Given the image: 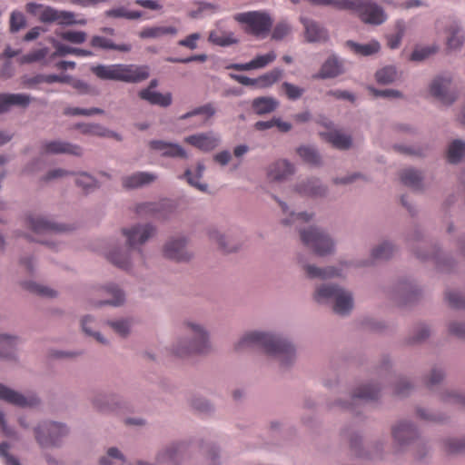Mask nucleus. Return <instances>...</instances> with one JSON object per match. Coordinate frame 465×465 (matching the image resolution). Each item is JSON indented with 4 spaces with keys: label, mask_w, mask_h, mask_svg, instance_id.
Masks as SVG:
<instances>
[{
    "label": "nucleus",
    "mask_w": 465,
    "mask_h": 465,
    "mask_svg": "<svg viewBox=\"0 0 465 465\" xmlns=\"http://www.w3.org/2000/svg\"><path fill=\"white\" fill-rule=\"evenodd\" d=\"M178 30L174 26H151L145 27L139 32V36L143 39L159 38L163 35H175Z\"/></svg>",
    "instance_id": "a878e982"
},
{
    "label": "nucleus",
    "mask_w": 465,
    "mask_h": 465,
    "mask_svg": "<svg viewBox=\"0 0 465 465\" xmlns=\"http://www.w3.org/2000/svg\"><path fill=\"white\" fill-rule=\"evenodd\" d=\"M298 191L304 194H322L324 192L317 180H311L307 184L300 185Z\"/></svg>",
    "instance_id": "bf43d9fd"
},
{
    "label": "nucleus",
    "mask_w": 465,
    "mask_h": 465,
    "mask_svg": "<svg viewBox=\"0 0 465 465\" xmlns=\"http://www.w3.org/2000/svg\"><path fill=\"white\" fill-rule=\"evenodd\" d=\"M184 142L203 152H209L218 146L220 140L213 133H203L187 136Z\"/></svg>",
    "instance_id": "ddd939ff"
},
{
    "label": "nucleus",
    "mask_w": 465,
    "mask_h": 465,
    "mask_svg": "<svg viewBox=\"0 0 465 465\" xmlns=\"http://www.w3.org/2000/svg\"><path fill=\"white\" fill-rule=\"evenodd\" d=\"M66 433L65 426L56 422H45L35 429V438L42 447L56 446Z\"/></svg>",
    "instance_id": "6e6552de"
},
{
    "label": "nucleus",
    "mask_w": 465,
    "mask_h": 465,
    "mask_svg": "<svg viewBox=\"0 0 465 465\" xmlns=\"http://www.w3.org/2000/svg\"><path fill=\"white\" fill-rule=\"evenodd\" d=\"M16 345V339L10 336H0V356L11 357Z\"/></svg>",
    "instance_id": "79ce46f5"
},
{
    "label": "nucleus",
    "mask_w": 465,
    "mask_h": 465,
    "mask_svg": "<svg viewBox=\"0 0 465 465\" xmlns=\"http://www.w3.org/2000/svg\"><path fill=\"white\" fill-rule=\"evenodd\" d=\"M304 270L309 278H320V279H327L334 276H339L340 272L337 269L333 267H329L326 269L317 268L312 265H305Z\"/></svg>",
    "instance_id": "2f4dec72"
},
{
    "label": "nucleus",
    "mask_w": 465,
    "mask_h": 465,
    "mask_svg": "<svg viewBox=\"0 0 465 465\" xmlns=\"http://www.w3.org/2000/svg\"><path fill=\"white\" fill-rule=\"evenodd\" d=\"M283 214H289L290 218L282 219V223L285 225L306 223L310 220L311 216L305 213H295L291 209L292 205H282Z\"/></svg>",
    "instance_id": "f704fd0d"
},
{
    "label": "nucleus",
    "mask_w": 465,
    "mask_h": 465,
    "mask_svg": "<svg viewBox=\"0 0 465 465\" xmlns=\"http://www.w3.org/2000/svg\"><path fill=\"white\" fill-rule=\"evenodd\" d=\"M27 224L33 232L38 236L33 240L47 245H51L52 242L42 239V236L53 237L59 232L68 230L67 226L58 224L39 215L29 216L27 218Z\"/></svg>",
    "instance_id": "39448f33"
},
{
    "label": "nucleus",
    "mask_w": 465,
    "mask_h": 465,
    "mask_svg": "<svg viewBox=\"0 0 465 465\" xmlns=\"http://www.w3.org/2000/svg\"><path fill=\"white\" fill-rule=\"evenodd\" d=\"M41 153L45 154L66 153L80 156L83 153V150L79 145L60 140H54L44 142L41 146Z\"/></svg>",
    "instance_id": "9b49d317"
},
{
    "label": "nucleus",
    "mask_w": 465,
    "mask_h": 465,
    "mask_svg": "<svg viewBox=\"0 0 465 465\" xmlns=\"http://www.w3.org/2000/svg\"><path fill=\"white\" fill-rule=\"evenodd\" d=\"M294 173V166L287 160H277L267 167V177L271 181H282Z\"/></svg>",
    "instance_id": "4468645a"
},
{
    "label": "nucleus",
    "mask_w": 465,
    "mask_h": 465,
    "mask_svg": "<svg viewBox=\"0 0 465 465\" xmlns=\"http://www.w3.org/2000/svg\"><path fill=\"white\" fill-rule=\"evenodd\" d=\"M25 288L40 296L53 297L55 295L54 290L32 282H25Z\"/></svg>",
    "instance_id": "09e8293b"
},
{
    "label": "nucleus",
    "mask_w": 465,
    "mask_h": 465,
    "mask_svg": "<svg viewBox=\"0 0 465 465\" xmlns=\"http://www.w3.org/2000/svg\"><path fill=\"white\" fill-rule=\"evenodd\" d=\"M105 292L112 295V299L99 302L97 305L110 304L114 306H119L124 302V295L116 286H109L105 289Z\"/></svg>",
    "instance_id": "a19ab883"
},
{
    "label": "nucleus",
    "mask_w": 465,
    "mask_h": 465,
    "mask_svg": "<svg viewBox=\"0 0 465 465\" xmlns=\"http://www.w3.org/2000/svg\"><path fill=\"white\" fill-rule=\"evenodd\" d=\"M91 72L101 80H113L125 83H139L149 77V68L137 64H97Z\"/></svg>",
    "instance_id": "f03ea898"
},
{
    "label": "nucleus",
    "mask_w": 465,
    "mask_h": 465,
    "mask_svg": "<svg viewBox=\"0 0 465 465\" xmlns=\"http://www.w3.org/2000/svg\"><path fill=\"white\" fill-rule=\"evenodd\" d=\"M278 105V103L273 98L259 97L252 101V106L254 112L258 114H268L273 112Z\"/></svg>",
    "instance_id": "7c9ffc66"
},
{
    "label": "nucleus",
    "mask_w": 465,
    "mask_h": 465,
    "mask_svg": "<svg viewBox=\"0 0 465 465\" xmlns=\"http://www.w3.org/2000/svg\"><path fill=\"white\" fill-rule=\"evenodd\" d=\"M314 300L319 303L333 302V311L340 315L348 314L353 307L351 293L335 285L320 286L314 293Z\"/></svg>",
    "instance_id": "7ed1b4c3"
},
{
    "label": "nucleus",
    "mask_w": 465,
    "mask_h": 465,
    "mask_svg": "<svg viewBox=\"0 0 465 465\" xmlns=\"http://www.w3.org/2000/svg\"><path fill=\"white\" fill-rule=\"evenodd\" d=\"M204 169V165L199 163L197 164L194 174L192 173L190 169H187L184 173V177L186 178L188 183L201 192H205L207 190V184L200 182V179L203 176Z\"/></svg>",
    "instance_id": "c85d7f7f"
},
{
    "label": "nucleus",
    "mask_w": 465,
    "mask_h": 465,
    "mask_svg": "<svg viewBox=\"0 0 465 465\" xmlns=\"http://www.w3.org/2000/svg\"><path fill=\"white\" fill-rule=\"evenodd\" d=\"M155 229L150 224L136 225L131 229H124L123 233L127 238L130 252L136 245L144 243L151 236L153 235Z\"/></svg>",
    "instance_id": "9d476101"
},
{
    "label": "nucleus",
    "mask_w": 465,
    "mask_h": 465,
    "mask_svg": "<svg viewBox=\"0 0 465 465\" xmlns=\"http://www.w3.org/2000/svg\"><path fill=\"white\" fill-rule=\"evenodd\" d=\"M465 155V143L461 140L453 141L448 149L447 158L451 163H459Z\"/></svg>",
    "instance_id": "c9c22d12"
},
{
    "label": "nucleus",
    "mask_w": 465,
    "mask_h": 465,
    "mask_svg": "<svg viewBox=\"0 0 465 465\" xmlns=\"http://www.w3.org/2000/svg\"><path fill=\"white\" fill-rule=\"evenodd\" d=\"M177 453L178 449L177 448H170L167 449L165 451L161 453L158 458L157 461L159 465H173L177 459Z\"/></svg>",
    "instance_id": "3c124183"
},
{
    "label": "nucleus",
    "mask_w": 465,
    "mask_h": 465,
    "mask_svg": "<svg viewBox=\"0 0 465 465\" xmlns=\"http://www.w3.org/2000/svg\"><path fill=\"white\" fill-rule=\"evenodd\" d=\"M346 45L354 54L363 56L371 55L380 50V45L378 42L375 41L365 45H361L352 41H348Z\"/></svg>",
    "instance_id": "c756f323"
},
{
    "label": "nucleus",
    "mask_w": 465,
    "mask_h": 465,
    "mask_svg": "<svg viewBox=\"0 0 465 465\" xmlns=\"http://www.w3.org/2000/svg\"><path fill=\"white\" fill-rule=\"evenodd\" d=\"M324 136L335 148L344 150L348 149L351 145V136L340 132H331L329 134H325Z\"/></svg>",
    "instance_id": "72a5a7b5"
},
{
    "label": "nucleus",
    "mask_w": 465,
    "mask_h": 465,
    "mask_svg": "<svg viewBox=\"0 0 465 465\" xmlns=\"http://www.w3.org/2000/svg\"><path fill=\"white\" fill-rule=\"evenodd\" d=\"M297 153L304 162L312 165H318L321 163L319 153L310 146H301L297 149Z\"/></svg>",
    "instance_id": "ea45409f"
},
{
    "label": "nucleus",
    "mask_w": 465,
    "mask_h": 465,
    "mask_svg": "<svg viewBox=\"0 0 465 465\" xmlns=\"http://www.w3.org/2000/svg\"><path fill=\"white\" fill-rule=\"evenodd\" d=\"M290 31H291V28L286 23H284V22L278 23L275 25V27L273 28L272 37L274 40H282L286 35H288Z\"/></svg>",
    "instance_id": "338daca9"
},
{
    "label": "nucleus",
    "mask_w": 465,
    "mask_h": 465,
    "mask_svg": "<svg viewBox=\"0 0 465 465\" xmlns=\"http://www.w3.org/2000/svg\"><path fill=\"white\" fill-rule=\"evenodd\" d=\"M210 238L216 241L219 248L224 252H231L237 250V247L234 244H229V242H225V237L221 235L217 231L211 232Z\"/></svg>",
    "instance_id": "864d4df0"
},
{
    "label": "nucleus",
    "mask_w": 465,
    "mask_h": 465,
    "mask_svg": "<svg viewBox=\"0 0 465 465\" xmlns=\"http://www.w3.org/2000/svg\"><path fill=\"white\" fill-rule=\"evenodd\" d=\"M305 28V37L308 42H324L328 39L327 31L314 21L302 18Z\"/></svg>",
    "instance_id": "5701e85b"
},
{
    "label": "nucleus",
    "mask_w": 465,
    "mask_h": 465,
    "mask_svg": "<svg viewBox=\"0 0 465 465\" xmlns=\"http://www.w3.org/2000/svg\"><path fill=\"white\" fill-rule=\"evenodd\" d=\"M209 42L220 46H228L237 43L232 33L212 31L208 37Z\"/></svg>",
    "instance_id": "e433bc0d"
},
{
    "label": "nucleus",
    "mask_w": 465,
    "mask_h": 465,
    "mask_svg": "<svg viewBox=\"0 0 465 465\" xmlns=\"http://www.w3.org/2000/svg\"><path fill=\"white\" fill-rule=\"evenodd\" d=\"M438 47L435 45L416 48L411 56L412 61H422L435 54Z\"/></svg>",
    "instance_id": "8fccbe9b"
},
{
    "label": "nucleus",
    "mask_w": 465,
    "mask_h": 465,
    "mask_svg": "<svg viewBox=\"0 0 465 465\" xmlns=\"http://www.w3.org/2000/svg\"><path fill=\"white\" fill-rule=\"evenodd\" d=\"M48 50L47 48H41L38 50H35L22 57L23 63H34L38 62L44 59L47 55Z\"/></svg>",
    "instance_id": "0e129e2a"
},
{
    "label": "nucleus",
    "mask_w": 465,
    "mask_h": 465,
    "mask_svg": "<svg viewBox=\"0 0 465 465\" xmlns=\"http://www.w3.org/2000/svg\"><path fill=\"white\" fill-rule=\"evenodd\" d=\"M164 256L177 262L187 261L191 255L185 249L183 239L172 240L168 242L163 249Z\"/></svg>",
    "instance_id": "2eb2a0df"
},
{
    "label": "nucleus",
    "mask_w": 465,
    "mask_h": 465,
    "mask_svg": "<svg viewBox=\"0 0 465 465\" xmlns=\"http://www.w3.org/2000/svg\"><path fill=\"white\" fill-rule=\"evenodd\" d=\"M416 434L414 427L408 422H401L392 429L393 439L400 446L408 444Z\"/></svg>",
    "instance_id": "aec40b11"
},
{
    "label": "nucleus",
    "mask_w": 465,
    "mask_h": 465,
    "mask_svg": "<svg viewBox=\"0 0 465 465\" xmlns=\"http://www.w3.org/2000/svg\"><path fill=\"white\" fill-rule=\"evenodd\" d=\"M56 35L62 40L74 45H81L86 41L87 35L84 31L64 30L56 32Z\"/></svg>",
    "instance_id": "4c0bfd02"
},
{
    "label": "nucleus",
    "mask_w": 465,
    "mask_h": 465,
    "mask_svg": "<svg viewBox=\"0 0 465 465\" xmlns=\"http://www.w3.org/2000/svg\"><path fill=\"white\" fill-rule=\"evenodd\" d=\"M450 79L437 77L430 84V94L442 104H450L455 100V95L450 92Z\"/></svg>",
    "instance_id": "f8f14e48"
},
{
    "label": "nucleus",
    "mask_w": 465,
    "mask_h": 465,
    "mask_svg": "<svg viewBox=\"0 0 465 465\" xmlns=\"http://www.w3.org/2000/svg\"><path fill=\"white\" fill-rule=\"evenodd\" d=\"M397 72L392 66H386L376 73V80L380 84H390L396 79Z\"/></svg>",
    "instance_id": "a18cd8bd"
},
{
    "label": "nucleus",
    "mask_w": 465,
    "mask_h": 465,
    "mask_svg": "<svg viewBox=\"0 0 465 465\" xmlns=\"http://www.w3.org/2000/svg\"><path fill=\"white\" fill-rule=\"evenodd\" d=\"M446 299L450 306L456 309H465V296L456 292L446 293Z\"/></svg>",
    "instance_id": "13d9d810"
},
{
    "label": "nucleus",
    "mask_w": 465,
    "mask_h": 465,
    "mask_svg": "<svg viewBox=\"0 0 465 465\" xmlns=\"http://www.w3.org/2000/svg\"><path fill=\"white\" fill-rule=\"evenodd\" d=\"M401 180L403 184L413 189H420L422 176L420 173L413 169L403 170L401 173Z\"/></svg>",
    "instance_id": "473e14b6"
},
{
    "label": "nucleus",
    "mask_w": 465,
    "mask_h": 465,
    "mask_svg": "<svg viewBox=\"0 0 465 465\" xmlns=\"http://www.w3.org/2000/svg\"><path fill=\"white\" fill-rule=\"evenodd\" d=\"M157 179L154 173L147 172H138L122 178V184L127 189H135L143 185L150 184Z\"/></svg>",
    "instance_id": "6ab92c4d"
},
{
    "label": "nucleus",
    "mask_w": 465,
    "mask_h": 465,
    "mask_svg": "<svg viewBox=\"0 0 465 465\" xmlns=\"http://www.w3.org/2000/svg\"><path fill=\"white\" fill-rule=\"evenodd\" d=\"M233 19L239 24L245 25L244 30L246 33L255 36H264L269 33L272 25V20L270 15L260 11L238 13L233 15Z\"/></svg>",
    "instance_id": "20e7f679"
},
{
    "label": "nucleus",
    "mask_w": 465,
    "mask_h": 465,
    "mask_svg": "<svg viewBox=\"0 0 465 465\" xmlns=\"http://www.w3.org/2000/svg\"><path fill=\"white\" fill-rule=\"evenodd\" d=\"M31 98L25 94H0V113L6 112L10 106L18 105L25 107L29 104Z\"/></svg>",
    "instance_id": "412c9836"
},
{
    "label": "nucleus",
    "mask_w": 465,
    "mask_h": 465,
    "mask_svg": "<svg viewBox=\"0 0 465 465\" xmlns=\"http://www.w3.org/2000/svg\"><path fill=\"white\" fill-rule=\"evenodd\" d=\"M108 260L119 268L127 270L129 268V253L126 252L122 253L120 252H112L108 254Z\"/></svg>",
    "instance_id": "c03bdc74"
},
{
    "label": "nucleus",
    "mask_w": 465,
    "mask_h": 465,
    "mask_svg": "<svg viewBox=\"0 0 465 465\" xmlns=\"http://www.w3.org/2000/svg\"><path fill=\"white\" fill-rule=\"evenodd\" d=\"M445 449L449 453L465 451V440L460 439H448L445 441Z\"/></svg>",
    "instance_id": "052dcab7"
},
{
    "label": "nucleus",
    "mask_w": 465,
    "mask_h": 465,
    "mask_svg": "<svg viewBox=\"0 0 465 465\" xmlns=\"http://www.w3.org/2000/svg\"><path fill=\"white\" fill-rule=\"evenodd\" d=\"M284 91L289 99L295 100L300 98L303 94V89L300 88L294 84L284 83L282 84Z\"/></svg>",
    "instance_id": "774afa93"
},
{
    "label": "nucleus",
    "mask_w": 465,
    "mask_h": 465,
    "mask_svg": "<svg viewBox=\"0 0 465 465\" xmlns=\"http://www.w3.org/2000/svg\"><path fill=\"white\" fill-rule=\"evenodd\" d=\"M341 72V64L335 57H330L322 64V69L318 74V77L332 78L339 75Z\"/></svg>",
    "instance_id": "bb28decb"
},
{
    "label": "nucleus",
    "mask_w": 465,
    "mask_h": 465,
    "mask_svg": "<svg viewBox=\"0 0 465 465\" xmlns=\"http://www.w3.org/2000/svg\"><path fill=\"white\" fill-rule=\"evenodd\" d=\"M25 25V19L21 12L14 11L10 16V31L12 33L18 32Z\"/></svg>",
    "instance_id": "5fc2aeb1"
},
{
    "label": "nucleus",
    "mask_w": 465,
    "mask_h": 465,
    "mask_svg": "<svg viewBox=\"0 0 465 465\" xmlns=\"http://www.w3.org/2000/svg\"><path fill=\"white\" fill-rule=\"evenodd\" d=\"M259 347L275 356L282 365H288L294 359V348L286 341L272 334L260 331L248 332L235 345L237 351Z\"/></svg>",
    "instance_id": "f257e3e1"
},
{
    "label": "nucleus",
    "mask_w": 465,
    "mask_h": 465,
    "mask_svg": "<svg viewBox=\"0 0 465 465\" xmlns=\"http://www.w3.org/2000/svg\"><path fill=\"white\" fill-rule=\"evenodd\" d=\"M139 96L152 104H158L163 107L170 105L172 103L171 94H163L161 93L152 91L150 88L141 90Z\"/></svg>",
    "instance_id": "b1692460"
},
{
    "label": "nucleus",
    "mask_w": 465,
    "mask_h": 465,
    "mask_svg": "<svg viewBox=\"0 0 465 465\" xmlns=\"http://www.w3.org/2000/svg\"><path fill=\"white\" fill-rule=\"evenodd\" d=\"M150 147L161 151L163 156L185 158L186 152L176 143H170L160 140L150 142Z\"/></svg>",
    "instance_id": "4be33fe9"
},
{
    "label": "nucleus",
    "mask_w": 465,
    "mask_h": 465,
    "mask_svg": "<svg viewBox=\"0 0 465 465\" xmlns=\"http://www.w3.org/2000/svg\"><path fill=\"white\" fill-rule=\"evenodd\" d=\"M69 81V76L67 75H57V74H45V75H37L34 79L31 80L32 83L37 84L41 82H45L48 84L52 83H67Z\"/></svg>",
    "instance_id": "4d7b16f0"
},
{
    "label": "nucleus",
    "mask_w": 465,
    "mask_h": 465,
    "mask_svg": "<svg viewBox=\"0 0 465 465\" xmlns=\"http://www.w3.org/2000/svg\"><path fill=\"white\" fill-rule=\"evenodd\" d=\"M77 128L80 129L81 133L84 134L97 136H108L111 134V132L98 124H79L77 125Z\"/></svg>",
    "instance_id": "49530a36"
},
{
    "label": "nucleus",
    "mask_w": 465,
    "mask_h": 465,
    "mask_svg": "<svg viewBox=\"0 0 465 465\" xmlns=\"http://www.w3.org/2000/svg\"><path fill=\"white\" fill-rule=\"evenodd\" d=\"M276 59V54L272 51L266 54L258 55L252 61L245 64H232L226 66L227 69H234L237 71H249L253 69L263 68Z\"/></svg>",
    "instance_id": "dca6fc26"
},
{
    "label": "nucleus",
    "mask_w": 465,
    "mask_h": 465,
    "mask_svg": "<svg viewBox=\"0 0 465 465\" xmlns=\"http://www.w3.org/2000/svg\"><path fill=\"white\" fill-rule=\"evenodd\" d=\"M10 445L7 442L0 444V457L5 465H21L19 460L9 453Z\"/></svg>",
    "instance_id": "6e6d98bb"
},
{
    "label": "nucleus",
    "mask_w": 465,
    "mask_h": 465,
    "mask_svg": "<svg viewBox=\"0 0 465 465\" xmlns=\"http://www.w3.org/2000/svg\"><path fill=\"white\" fill-rule=\"evenodd\" d=\"M188 331L193 336V340L189 341L188 344L183 345L178 348L175 353L178 356L183 357L192 353H204L209 350V342L206 332L198 325L188 324Z\"/></svg>",
    "instance_id": "0eeeda50"
},
{
    "label": "nucleus",
    "mask_w": 465,
    "mask_h": 465,
    "mask_svg": "<svg viewBox=\"0 0 465 465\" xmlns=\"http://www.w3.org/2000/svg\"><path fill=\"white\" fill-rule=\"evenodd\" d=\"M201 38V35L199 33H193L187 35L185 38L181 39L178 42L180 46L186 47L190 50H194L197 48V42Z\"/></svg>",
    "instance_id": "69168bd1"
},
{
    "label": "nucleus",
    "mask_w": 465,
    "mask_h": 465,
    "mask_svg": "<svg viewBox=\"0 0 465 465\" xmlns=\"http://www.w3.org/2000/svg\"><path fill=\"white\" fill-rule=\"evenodd\" d=\"M396 26H397V33L395 35H391V36L388 37V45L391 49H395V48L399 47V45L401 44V38H402L403 34H404V25H403V23L399 22V23H397Z\"/></svg>",
    "instance_id": "e2e57ef3"
},
{
    "label": "nucleus",
    "mask_w": 465,
    "mask_h": 465,
    "mask_svg": "<svg viewBox=\"0 0 465 465\" xmlns=\"http://www.w3.org/2000/svg\"><path fill=\"white\" fill-rule=\"evenodd\" d=\"M300 233L302 242L316 254L323 256L333 251L332 241L319 229L311 227L308 230H302Z\"/></svg>",
    "instance_id": "423d86ee"
},
{
    "label": "nucleus",
    "mask_w": 465,
    "mask_h": 465,
    "mask_svg": "<svg viewBox=\"0 0 465 465\" xmlns=\"http://www.w3.org/2000/svg\"><path fill=\"white\" fill-rule=\"evenodd\" d=\"M104 111L100 108H90V109H82L79 107H68L64 110V114L67 115H93L103 114Z\"/></svg>",
    "instance_id": "680f3d73"
},
{
    "label": "nucleus",
    "mask_w": 465,
    "mask_h": 465,
    "mask_svg": "<svg viewBox=\"0 0 465 465\" xmlns=\"http://www.w3.org/2000/svg\"><path fill=\"white\" fill-rule=\"evenodd\" d=\"M75 184L81 188L84 193H90L100 187L98 180L88 173L81 172L75 173Z\"/></svg>",
    "instance_id": "393cba45"
},
{
    "label": "nucleus",
    "mask_w": 465,
    "mask_h": 465,
    "mask_svg": "<svg viewBox=\"0 0 465 465\" xmlns=\"http://www.w3.org/2000/svg\"><path fill=\"white\" fill-rule=\"evenodd\" d=\"M378 394H379L378 389H376L375 387L371 386V385H366V386L358 388L354 391L353 399L365 400V401L375 400V399H377Z\"/></svg>",
    "instance_id": "37998d69"
},
{
    "label": "nucleus",
    "mask_w": 465,
    "mask_h": 465,
    "mask_svg": "<svg viewBox=\"0 0 465 465\" xmlns=\"http://www.w3.org/2000/svg\"><path fill=\"white\" fill-rule=\"evenodd\" d=\"M43 23H57L62 25H84L87 20L84 18L75 19V15L70 11L46 9L42 15Z\"/></svg>",
    "instance_id": "1a4fd4ad"
},
{
    "label": "nucleus",
    "mask_w": 465,
    "mask_h": 465,
    "mask_svg": "<svg viewBox=\"0 0 465 465\" xmlns=\"http://www.w3.org/2000/svg\"><path fill=\"white\" fill-rule=\"evenodd\" d=\"M215 114V109L211 104H204L203 106L197 107L194 110L188 112L183 114L180 119L185 120L189 117L197 115V114H206L208 117L213 116Z\"/></svg>",
    "instance_id": "603ef678"
},
{
    "label": "nucleus",
    "mask_w": 465,
    "mask_h": 465,
    "mask_svg": "<svg viewBox=\"0 0 465 465\" xmlns=\"http://www.w3.org/2000/svg\"><path fill=\"white\" fill-rule=\"evenodd\" d=\"M393 251V246L386 242L372 251V257L377 260L388 259L392 255Z\"/></svg>",
    "instance_id": "de8ad7c7"
},
{
    "label": "nucleus",
    "mask_w": 465,
    "mask_h": 465,
    "mask_svg": "<svg viewBox=\"0 0 465 465\" xmlns=\"http://www.w3.org/2000/svg\"><path fill=\"white\" fill-rule=\"evenodd\" d=\"M0 399L20 407L33 406L37 403V399L35 397L31 396L26 398L1 383Z\"/></svg>",
    "instance_id": "f3484780"
},
{
    "label": "nucleus",
    "mask_w": 465,
    "mask_h": 465,
    "mask_svg": "<svg viewBox=\"0 0 465 465\" xmlns=\"http://www.w3.org/2000/svg\"><path fill=\"white\" fill-rule=\"evenodd\" d=\"M282 71L274 68L272 71L257 77V88H267L279 81L282 77Z\"/></svg>",
    "instance_id": "58836bf2"
},
{
    "label": "nucleus",
    "mask_w": 465,
    "mask_h": 465,
    "mask_svg": "<svg viewBox=\"0 0 465 465\" xmlns=\"http://www.w3.org/2000/svg\"><path fill=\"white\" fill-rule=\"evenodd\" d=\"M449 35L447 36V46L450 50L459 49L464 42V35L460 28L456 25L452 24L447 30Z\"/></svg>",
    "instance_id": "cd10ccee"
},
{
    "label": "nucleus",
    "mask_w": 465,
    "mask_h": 465,
    "mask_svg": "<svg viewBox=\"0 0 465 465\" xmlns=\"http://www.w3.org/2000/svg\"><path fill=\"white\" fill-rule=\"evenodd\" d=\"M90 45L98 50H114L127 53L132 50V45L128 43L116 44L114 40L102 35H94L90 40Z\"/></svg>",
    "instance_id": "a211bd4d"
}]
</instances>
